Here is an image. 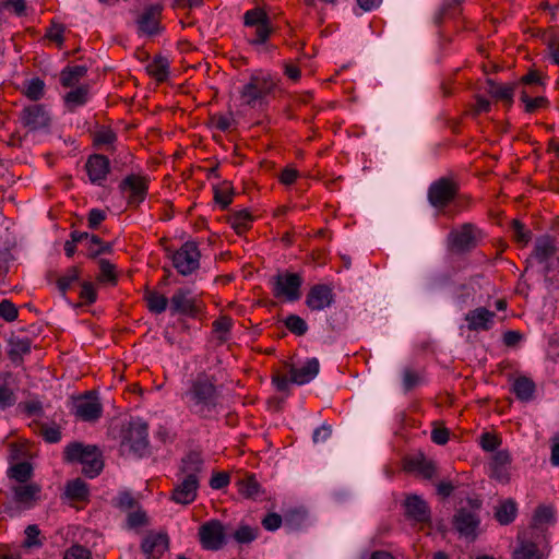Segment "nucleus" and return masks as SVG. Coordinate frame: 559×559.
<instances>
[{
	"instance_id": "f257e3e1",
	"label": "nucleus",
	"mask_w": 559,
	"mask_h": 559,
	"mask_svg": "<svg viewBox=\"0 0 559 559\" xmlns=\"http://www.w3.org/2000/svg\"><path fill=\"white\" fill-rule=\"evenodd\" d=\"M219 397L215 377L204 372L191 380L188 390L182 394L190 413L202 419H212L218 414Z\"/></svg>"
},
{
	"instance_id": "f03ea898",
	"label": "nucleus",
	"mask_w": 559,
	"mask_h": 559,
	"mask_svg": "<svg viewBox=\"0 0 559 559\" xmlns=\"http://www.w3.org/2000/svg\"><path fill=\"white\" fill-rule=\"evenodd\" d=\"M63 460L70 464H81L82 473L88 478L98 476L104 468L102 452L93 444L69 443L64 448Z\"/></svg>"
},
{
	"instance_id": "7ed1b4c3",
	"label": "nucleus",
	"mask_w": 559,
	"mask_h": 559,
	"mask_svg": "<svg viewBox=\"0 0 559 559\" xmlns=\"http://www.w3.org/2000/svg\"><path fill=\"white\" fill-rule=\"evenodd\" d=\"M276 81L264 71H257L251 74L249 81L241 87L239 94L243 104L255 107L265 102L266 97L274 91Z\"/></svg>"
},
{
	"instance_id": "20e7f679",
	"label": "nucleus",
	"mask_w": 559,
	"mask_h": 559,
	"mask_svg": "<svg viewBox=\"0 0 559 559\" xmlns=\"http://www.w3.org/2000/svg\"><path fill=\"white\" fill-rule=\"evenodd\" d=\"M148 426L140 419H133L123 430L121 447L128 449L136 457H143L148 454Z\"/></svg>"
},
{
	"instance_id": "39448f33",
	"label": "nucleus",
	"mask_w": 559,
	"mask_h": 559,
	"mask_svg": "<svg viewBox=\"0 0 559 559\" xmlns=\"http://www.w3.org/2000/svg\"><path fill=\"white\" fill-rule=\"evenodd\" d=\"M302 283L304 280L298 273H277L272 277L273 296L287 301H297L301 297Z\"/></svg>"
},
{
	"instance_id": "423d86ee",
	"label": "nucleus",
	"mask_w": 559,
	"mask_h": 559,
	"mask_svg": "<svg viewBox=\"0 0 559 559\" xmlns=\"http://www.w3.org/2000/svg\"><path fill=\"white\" fill-rule=\"evenodd\" d=\"M173 266L183 276L192 274L200 267L201 252L195 241H186L171 255Z\"/></svg>"
},
{
	"instance_id": "0eeeda50",
	"label": "nucleus",
	"mask_w": 559,
	"mask_h": 559,
	"mask_svg": "<svg viewBox=\"0 0 559 559\" xmlns=\"http://www.w3.org/2000/svg\"><path fill=\"white\" fill-rule=\"evenodd\" d=\"M20 122L31 132L48 130L51 124V116L43 104L25 106L20 115Z\"/></svg>"
},
{
	"instance_id": "6e6552de",
	"label": "nucleus",
	"mask_w": 559,
	"mask_h": 559,
	"mask_svg": "<svg viewBox=\"0 0 559 559\" xmlns=\"http://www.w3.org/2000/svg\"><path fill=\"white\" fill-rule=\"evenodd\" d=\"M199 539L203 549L210 551L221 550L226 545V533L223 523L211 520L199 528Z\"/></svg>"
},
{
	"instance_id": "1a4fd4ad",
	"label": "nucleus",
	"mask_w": 559,
	"mask_h": 559,
	"mask_svg": "<svg viewBox=\"0 0 559 559\" xmlns=\"http://www.w3.org/2000/svg\"><path fill=\"white\" fill-rule=\"evenodd\" d=\"M481 237V231L472 223H465L460 228L450 231L448 239L454 250L466 252L474 249Z\"/></svg>"
},
{
	"instance_id": "9d476101",
	"label": "nucleus",
	"mask_w": 559,
	"mask_h": 559,
	"mask_svg": "<svg viewBox=\"0 0 559 559\" xmlns=\"http://www.w3.org/2000/svg\"><path fill=\"white\" fill-rule=\"evenodd\" d=\"M456 183L447 177L433 181L428 189V201L437 209H444L456 195Z\"/></svg>"
},
{
	"instance_id": "9b49d317",
	"label": "nucleus",
	"mask_w": 559,
	"mask_h": 559,
	"mask_svg": "<svg viewBox=\"0 0 559 559\" xmlns=\"http://www.w3.org/2000/svg\"><path fill=\"white\" fill-rule=\"evenodd\" d=\"M171 314H182L197 318L201 312V304L191 296L189 288H178L170 298Z\"/></svg>"
},
{
	"instance_id": "f8f14e48",
	"label": "nucleus",
	"mask_w": 559,
	"mask_h": 559,
	"mask_svg": "<svg viewBox=\"0 0 559 559\" xmlns=\"http://www.w3.org/2000/svg\"><path fill=\"white\" fill-rule=\"evenodd\" d=\"M122 193L129 192L128 203L139 206L146 198L148 191V179L144 176L131 174L119 185Z\"/></svg>"
},
{
	"instance_id": "ddd939ff",
	"label": "nucleus",
	"mask_w": 559,
	"mask_h": 559,
	"mask_svg": "<svg viewBox=\"0 0 559 559\" xmlns=\"http://www.w3.org/2000/svg\"><path fill=\"white\" fill-rule=\"evenodd\" d=\"M453 527L460 536L474 540L477 536V528L480 524V519L475 511L466 508H460L453 516Z\"/></svg>"
},
{
	"instance_id": "4468645a",
	"label": "nucleus",
	"mask_w": 559,
	"mask_h": 559,
	"mask_svg": "<svg viewBox=\"0 0 559 559\" xmlns=\"http://www.w3.org/2000/svg\"><path fill=\"white\" fill-rule=\"evenodd\" d=\"M103 414L97 395L90 391L75 403L74 415L84 421H96Z\"/></svg>"
},
{
	"instance_id": "2eb2a0df",
	"label": "nucleus",
	"mask_w": 559,
	"mask_h": 559,
	"mask_svg": "<svg viewBox=\"0 0 559 559\" xmlns=\"http://www.w3.org/2000/svg\"><path fill=\"white\" fill-rule=\"evenodd\" d=\"M334 297L333 289L329 285L317 284L309 289L306 305L312 311H321L332 306Z\"/></svg>"
},
{
	"instance_id": "dca6fc26",
	"label": "nucleus",
	"mask_w": 559,
	"mask_h": 559,
	"mask_svg": "<svg viewBox=\"0 0 559 559\" xmlns=\"http://www.w3.org/2000/svg\"><path fill=\"white\" fill-rule=\"evenodd\" d=\"M199 487V479L179 477L170 493V500L181 506L191 504L198 497Z\"/></svg>"
},
{
	"instance_id": "f3484780",
	"label": "nucleus",
	"mask_w": 559,
	"mask_h": 559,
	"mask_svg": "<svg viewBox=\"0 0 559 559\" xmlns=\"http://www.w3.org/2000/svg\"><path fill=\"white\" fill-rule=\"evenodd\" d=\"M85 170L93 185L103 186L110 171V160L102 154L90 155L85 163Z\"/></svg>"
},
{
	"instance_id": "a211bd4d",
	"label": "nucleus",
	"mask_w": 559,
	"mask_h": 559,
	"mask_svg": "<svg viewBox=\"0 0 559 559\" xmlns=\"http://www.w3.org/2000/svg\"><path fill=\"white\" fill-rule=\"evenodd\" d=\"M405 516L417 523H428L431 519V511L428 503L419 496H408L404 502Z\"/></svg>"
},
{
	"instance_id": "6ab92c4d",
	"label": "nucleus",
	"mask_w": 559,
	"mask_h": 559,
	"mask_svg": "<svg viewBox=\"0 0 559 559\" xmlns=\"http://www.w3.org/2000/svg\"><path fill=\"white\" fill-rule=\"evenodd\" d=\"M163 7L160 4L146 7L136 21L139 32L148 36L157 35L160 32L159 19Z\"/></svg>"
},
{
	"instance_id": "aec40b11",
	"label": "nucleus",
	"mask_w": 559,
	"mask_h": 559,
	"mask_svg": "<svg viewBox=\"0 0 559 559\" xmlns=\"http://www.w3.org/2000/svg\"><path fill=\"white\" fill-rule=\"evenodd\" d=\"M204 468V460L200 452L190 451L181 460L178 468V477L199 479Z\"/></svg>"
},
{
	"instance_id": "412c9836",
	"label": "nucleus",
	"mask_w": 559,
	"mask_h": 559,
	"mask_svg": "<svg viewBox=\"0 0 559 559\" xmlns=\"http://www.w3.org/2000/svg\"><path fill=\"white\" fill-rule=\"evenodd\" d=\"M169 547L166 533H150L142 542L141 549L148 559H159Z\"/></svg>"
},
{
	"instance_id": "4be33fe9",
	"label": "nucleus",
	"mask_w": 559,
	"mask_h": 559,
	"mask_svg": "<svg viewBox=\"0 0 559 559\" xmlns=\"http://www.w3.org/2000/svg\"><path fill=\"white\" fill-rule=\"evenodd\" d=\"M496 313L485 307H478L465 314L469 331H488L493 325Z\"/></svg>"
},
{
	"instance_id": "5701e85b",
	"label": "nucleus",
	"mask_w": 559,
	"mask_h": 559,
	"mask_svg": "<svg viewBox=\"0 0 559 559\" xmlns=\"http://www.w3.org/2000/svg\"><path fill=\"white\" fill-rule=\"evenodd\" d=\"M320 370V364L317 358H309L300 368L289 366L290 382L302 385L313 380Z\"/></svg>"
},
{
	"instance_id": "b1692460",
	"label": "nucleus",
	"mask_w": 559,
	"mask_h": 559,
	"mask_svg": "<svg viewBox=\"0 0 559 559\" xmlns=\"http://www.w3.org/2000/svg\"><path fill=\"white\" fill-rule=\"evenodd\" d=\"M13 500L23 509H29L38 499L40 486L37 484H21L12 487Z\"/></svg>"
},
{
	"instance_id": "393cba45",
	"label": "nucleus",
	"mask_w": 559,
	"mask_h": 559,
	"mask_svg": "<svg viewBox=\"0 0 559 559\" xmlns=\"http://www.w3.org/2000/svg\"><path fill=\"white\" fill-rule=\"evenodd\" d=\"M515 83L500 84L492 79L486 80V92L496 100H501L510 108L513 104V96L516 90Z\"/></svg>"
},
{
	"instance_id": "a878e982",
	"label": "nucleus",
	"mask_w": 559,
	"mask_h": 559,
	"mask_svg": "<svg viewBox=\"0 0 559 559\" xmlns=\"http://www.w3.org/2000/svg\"><path fill=\"white\" fill-rule=\"evenodd\" d=\"M90 98V86L87 84L80 85L74 90L68 92L64 97V104L70 111L81 107L87 103Z\"/></svg>"
},
{
	"instance_id": "bb28decb",
	"label": "nucleus",
	"mask_w": 559,
	"mask_h": 559,
	"mask_svg": "<svg viewBox=\"0 0 559 559\" xmlns=\"http://www.w3.org/2000/svg\"><path fill=\"white\" fill-rule=\"evenodd\" d=\"M548 554H545L538 546L530 540H522L512 554V559H546Z\"/></svg>"
},
{
	"instance_id": "cd10ccee",
	"label": "nucleus",
	"mask_w": 559,
	"mask_h": 559,
	"mask_svg": "<svg viewBox=\"0 0 559 559\" xmlns=\"http://www.w3.org/2000/svg\"><path fill=\"white\" fill-rule=\"evenodd\" d=\"M86 73V66H68L60 72V83L63 87H74Z\"/></svg>"
},
{
	"instance_id": "c85d7f7f",
	"label": "nucleus",
	"mask_w": 559,
	"mask_h": 559,
	"mask_svg": "<svg viewBox=\"0 0 559 559\" xmlns=\"http://www.w3.org/2000/svg\"><path fill=\"white\" fill-rule=\"evenodd\" d=\"M10 349L8 350L9 358L14 364H20L23 360V355L31 352V340L28 337H12L9 342Z\"/></svg>"
},
{
	"instance_id": "c756f323",
	"label": "nucleus",
	"mask_w": 559,
	"mask_h": 559,
	"mask_svg": "<svg viewBox=\"0 0 559 559\" xmlns=\"http://www.w3.org/2000/svg\"><path fill=\"white\" fill-rule=\"evenodd\" d=\"M536 385L534 381L527 377H519L514 380L512 391L516 399L528 402L533 399Z\"/></svg>"
},
{
	"instance_id": "7c9ffc66",
	"label": "nucleus",
	"mask_w": 559,
	"mask_h": 559,
	"mask_svg": "<svg viewBox=\"0 0 559 559\" xmlns=\"http://www.w3.org/2000/svg\"><path fill=\"white\" fill-rule=\"evenodd\" d=\"M213 193L215 203L218 204L222 210L228 209L235 194L231 183L227 180H224L219 185H214Z\"/></svg>"
},
{
	"instance_id": "2f4dec72",
	"label": "nucleus",
	"mask_w": 559,
	"mask_h": 559,
	"mask_svg": "<svg viewBox=\"0 0 559 559\" xmlns=\"http://www.w3.org/2000/svg\"><path fill=\"white\" fill-rule=\"evenodd\" d=\"M536 92L526 87H523L520 92V99L524 103V109L527 114H533L539 108H547L549 106V100L544 96L531 97Z\"/></svg>"
},
{
	"instance_id": "473e14b6",
	"label": "nucleus",
	"mask_w": 559,
	"mask_h": 559,
	"mask_svg": "<svg viewBox=\"0 0 559 559\" xmlns=\"http://www.w3.org/2000/svg\"><path fill=\"white\" fill-rule=\"evenodd\" d=\"M556 253L554 241L549 237L538 238L532 255L539 262H547Z\"/></svg>"
},
{
	"instance_id": "72a5a7b5",
	"label": "nucleus",
	"mask_w": 559,
	"mask_h": 559,
	"mask_svg": "<svg viewBox=\"0 0 559 559\" xmlns=\"http://www.w3.org/2000/svg\"><path fill=\"white\" fill-rule=\"evenodd\" d=\"M146 72L157 82L166 81L169 74V62L167 58L160 55L155 56L153 61L146 66Z\"/></svg>"
},
{
	"instance_id": "f704fd0d",
	"label": "nucleus",
	"mask_w": 559,
	"mask_h": 559,
	"mask_svg": "<svg viewBox=\"0 0 559 559\" xmlns=\"http://www.w3.org/2000/svg\"><path fill=\"white\" fill-rule=\"evenodd\" d=\"M518 507L516 503L512 499H508L501 502L495 511V519L501 525H508L512 523L516 516Z\"/></svg>"
},
{
	"instance_id": "c9c22d12",
	"label": "nucleus",
	"mask_w": 559,
	"mask_h": 559,
	"mask_svg": "<svg viewBox=\"0 0 559 559\" xmlns=\"http://www.w3.org/2000/svg\"><path fill=\"white\" fill-rule=\"evenodd\" d=\"M308 520V513L304 508L290 509L284 514V525L290 531L302 528Z\"/></svg>"
},
{
	"instance_id": "e433bc0d",
	"label": "nucleus",
	"mask_w": 559,
	"mask_h": 559,
	"mask_svg": "<svg viewBox=\"0 0 559 559\" xmlns=\"http://www.w3.org/2000/svg\"><path fill=\"white\" fill-rule=\"evenodd\" d=\"M66 495L71 500L85 501L90 496V489L84 480L75 478L67 484Z\"/></svg>"
},
{
	"instance_id": "4c0bfd02",
	"label": "nucleus",
	"mask_w": 559,
	"mask_h": 559,
	"mask_svg": "<svg viewBox=\"0 0 559 559\" xmlns=\"http://www.w3.org/2000/svg\"><path fill=\"white\" fill-rule=\"evenodd\" d=\"M147 309L152 313L160 314L166 311L168 306V298L155 290H146L144 295Z\"/></svg>"
},
{
	"instance_id": "58836bf2",
	"label": "nucleus",
	"mask_w": 559,
	"mask_h": 559,
	"mask_svg": "<svg viewBox=\"0 0 559 559\" xmlns=\"http://www.w3.org/2000/svg\"><path fill=\"white\" fill-rule=\"evenodd\" d=\"M252 219V215L248 210H240L233 213L229 216L228 222L230 226L235 229V231L238 235H241L242 233L250 228Z\"/></svg>"
},
{
	"instance_id": "ea45409f",
	"label": "nucleus",
	"mask_w": 559,
	"mask_h": 559,
	"mask_svg": "<svg viewBox=\"0 0 559 559\" xmlns=\"http://www.w3.org/2000/svg\"><path fill=\"white\" fill-rule=\"evenodd\" d=\"M45 82L39 78L25 81L23 94L33 102H38L45 95Z\"/></svg>"
},
{
	"instance_id": "a19ab883",
	"label": "nucleus",
	"mask_w": 559,
	"mask_h": 559,
	"mask_svg": "<svg viewBox=\"0 0 559 559\" xmlns=\"http://www.w3.org/2000/svg\"><path fill=\"white\" fill-rule=\"evenodd\" d=\"M238 491L246 498L254 499L261 491V486L253 475L237 481Z\"/></svg>"
},
{
	"instance_id": "79ce46f5",
	"label": "nucleus",
	"mask_w": 559,
	"mask_h": 559,
	"mask_svg": "<svg viewBox=\"0 0 559 559\" xmlns=\"http://www.w3.org/2000/svg\"><path fill=\"white\" fill-rule=\"evenodd\" d=\"M8 475L19 483H26L33 475L32 464L26 461L16 463L9 468Z\"/></svg>"
},
{
	"instance_id": "37998d69",
	"label": "nucleus",
	"mask_w": 559,
	"mask_h": 559,
	"mask_svg": "<svg viewBox=\"0 0 559 559\" xmlns=\"http://www.w3.org/2000/svg\"><path fill=\"white\" fill-rule=\"evenodd\" d=\"M555 523V510L550 506H538L533 515V525L538 527Z\"/></svg>"
},
{
	"instance_id": "c03bdc74",
	"label": "nucleus",
	"mask_w": 559,
	"mask_h": 559,
	"mask_svg": "<svg viewBox=\"0 0 559 559\" xmlns=\"http://www.w3.org/2000/svg\"><path fill=\"white\" fill-rule=\"evenodd\" d=\"M413 469H416L425 479H432L436 476L437 467L432 461L424 457L412 460L409 463Z\"/></svg>"
},
{
	"instance_id": "a18cd8bd",
	"label": "nucleus",
	"mask_w": 559,
	"mask_h": 559,
	"mask_svg": "<svg viewBox=\"0 0 559 559\" xmlns=\"http://www.w3.org/2000/svg\"><path fill=\"white\" fill-rule=\"evenodd\" d=\"M514 83L516 84V87L522 86V88L526 87L531 91H536L538 87L545 86L543 78L535 70L528 71L518 82Z\"/></svg>"
},
{
	"instance_id": "49530a36",
	"label": "nucleus",
	"mask_w": 559,
	"mask_h": 559,
	"mask_svg": "<svg viewBox=\"0 0 559 559\" xmlns=\"http://www.w3.org/2000/svg\"><path fill=\"white\" fill-rule=\"evenodd\" d=\"M212 326L213 332L218 334L217 338L219 343L223 344L228 340V334L233 326V320L227 316H222L213 322Z\"/></svg>"
},
{
	"instance_id": "de8ad7c7",
	"label": "nucleus",
	"mask_w": 559,
	"mask_h": 559,
	"mask_svg": "<svg viewBox=\"0 0 559 559\" xmlns=\"http://www.w3.org/2000/svg\"><path fill=\"white\" fill-rule=\"evenodd\" d=\"M460 4V0H443L442 5L433 16L435 23L440 25L447 16H453Z\"/></svg>"
},
{
	"instance_id": "09e8293b",
	"label": "nucleus",
	"mask_w": 559,
	"mask_h": 559,
	"mask_svg": "<svg viewBox=\"0 0 559 559\" xmlns=\"http://www.w3.org/2000/svg\"><path fill=\"white\" fill-rule=\"evenodd\" d=\"M245 25L258 26L270 23L266 12L260 8L248 10L243 15Z\"/></svg>"
},
{
	"instance_id": "8fccbe9b",
	"label": "nucleus",
	"mask_w": 559,
	"mask_h": 559,
	"mask_svg": "<svg viewBox=\"0 0 559 559\" xmlns=\"http://www.w3.org/2000/svg\"><path fill=\"white\" fill-rule=\"evenodd\" d=\"M285 326L295 335L302 336L308 331L307 322L297 314H289L285 321Z\"/></svg>"
},
{
	"instance_id": "3c124183",
	"label": "nucleus",
	"mask_w": 559,
	"mask_h": 559,
	"mask_svg": "<svg viewBox=\"0 0 559 559\" xmlns=\"http://www.w3.org/2000/svg\"><path fill=\"white\" fill-rule=\"evenodd\" d=\"M259 530L249 525H240L233 534L238 544H250L258 537Z\"/></svg>"
},
{
	"instance_id": "603ef678",
	"label": "nucleus",
	"mask_w": 559,
	"mask_h": 559,
	"mask_svg": "<svg viewBox=\"0 0 559 559\" xmlns=\"http://www.w3.org/2000/svg\"><path fill=\"white\" fill-rule=\"evenodd\" d=\"M117 141V134L110 128H102L93 135L95 146L112 145Z\"/></svg>"
},
{
	"instance_id": "864d4df0",
	"label": "nucleus",
	"mask_w": 559,
	"mask_h": 559,
	"mask_svg": "<svg viewBox=\"0 0 559 559\" xmlns=\"http://www.w3.org/2000/svg\"><path fill=\"white\" fill-rule=\"evenodd\" d=\"M80 276V271L76 266L68 269L67 273L59 277L57 281L58 289L66 295L72 283L76 282Z\"/></svg>"
},
{
	"instance_id": "5fc2aeb1",
	"label": "nucleus",
	"mask_w": 559,
	"mask_h": 559,
	"mask_svg": "<svg viewBox=\"0 0 559 559\" xmlns=\"http://www.w3.org/2000/svg\"><path fill=\"white\" fill-rule=\"evenodd\" d=\"M511 228L513 231V238L515 241L527 245L532 239V231L526 229L524 224L519 219H512Z\"/></svg>"
},
{
	"instance_id": "6e6d98bb",
	"label": "nucleus",
	"mask_w": 559,
	"mask_h": 559,
	"mask_svg": "<svg viewBox=\"0 0 559 559\" xmlns=\"http://www.w3.org/2000/svg\"><path fill=\"white\" fill-rule=\"evenodd\" d=\"M19 310L9 299L0 301V317L7 322H12L17 318Z\"/></svg>"
},
{
	"instance_id": "4d7b16f0",
	"label": "nucleus",
	"mask_w": 559,
	"mask_h": 559,
	"mask_svg": "<svg viewBox=\"0 0 559 559\" xmlns=\"http://www.w3.org/2000/svg\"><path fill=\"white\" fill-rule=\"evenodd\" d=\"M63 559H93L91 551L82 545H72L66 550Z\"/></svg>"
},
{
	"instance_id": "13d9d810",
	"label": "nucleus",
	"mask_w": 559,
	"mask_h": 559,
	"mask_svg": "<svg viewBox=\"0 0 559 559\" xmlns=\"http://www.w3.org/2000/svg\"><path fill=\"white\" fill-rule=\"evenodd\" d=\"M421 382V377L420 374L411 369V368H406L403 372V386H404V390L405 391H411L413 390L414 388H416L417 385H419Z\"/></svg>"
},
{
	"instance_id": "bf43d9fd",
	"label": "nucleus",
	"mask_w": 559,
	"mask_h": 559,
	"mask_svg": "<svg viewBox=\"0 0 559 559\" xmlns=\"http://www.w3.org/2000/svg\"><path fill=\"white\" fill-rule=\"evenodd\" d=\"M16 396L5 383L0 384V409H5L15 404Z\"/></svg>"
},
{
	"instance_id": "052dcab7",
	"label": "nucleus",
	"mask_w": 559,
	"mask_h": 559,
	"mask_svg": "<svg viewBox=\"0 0 559 559\" xmlns=\"http://www.w3.org/2000/svg\"><path fill=\"white\" fill-rule=\"evenodd\" d=\"M99 269H100V275L98 276V280L99 281H108V282H111V283H116V274H115V265L111 264L108 260L106 259H100L99 260Z\"/></svg>"
},
{
	"instance_id": "680f3d73",
	"label": "nucleus",
	"mask_w": 559,
	"mask_h": 559,
	"mask_svg": "<svg viewBox=\"0 0 559 559\" xmlns=\"http://www.w3.org/2000/svg\"><path fill=\"white\" fill-rule=\"evenodd\" d=\"M272 31L273 29L270 26V23L258 25L257 28H255V32H254V37L249 39V43L251 45H262V44H264L269 39Z\"/></svg>"
},
{
	"instance_id": "e2e57ef3",
	"label": "nucleus",
	"mask_w": 559,
	"mask_h": 559,
	"mask_svg": "<svg viewBox=\"0 0 559 559\" xmlns=\"http://www.w3.org/2000/svg\"><path fill=\"white\" fill-rule=\"evenodd\" d=\"M40 435L48 443H57L61 440V431L57 426L48 427L47 425H41Z\"/></svg>"
},
{
	"instance_id": "0e129e2a",
	"label": "nucleus",
	"mask_w": 559,
	"mask_h": 559,
	"mask_svg": "<svg viewBox=\"0 0 559 559\" xmlns=\"http://www.w3.org/2000/svg\"><path fill=\"white\" fill-rule=\"evenodd\" d=\"M501 440L493 433L485 432L480 436V447L487 452L497 450Z\"/></svg>"
},
{
	"instance_id": "69168bd1",
	"label": "nucleus",
	"mask_w": 559,
	"mask_h": 559,
	"mask_svg": "<svg viewBox=\"0 0 559 559\" xmlns=\"http://www.w3.org/2000/svg\"><path fill=\"white\" fill-rule=\"evenodd\" d=\"M80 297L87 305L94 304L97 299L95 286L91 282H84L80 292Z\"/></svg>"
},
{
	"instance_id": "338daca9",
	"label": "nucleus",
	"mask_w": 559,
	"mask_h": 559,
	"mask_svg": "<svg viewBox=\"0 0 559 559\" xmlns=\"http://www.w3.org/2000/svg\"><path fill=\"white\" fill-rule=\"evenodd\" d=\"M39 533L40 532H39L37 525H28L25 530L26 537L24 540V546L27 548L40 546L41 543L38 539Z\"/></svg>"
},
{
	"instance_id": "774afa93",
	"label": "nucleus",
	"mask_w": 559,
	"mask_h": 559,
	"mask_svg": "<svg viewBox=\"0 0 559 559\" xmlns=\"http://www.w3.org/2000/svg\"><path fill=\"white\" fill-rule=\"evenodd\" d=\"M115 507L126 511L133 509L136 506L135 499L131 496V493L124 491L120 492L118 497L115 499Z\"/></svg>"
}]
</instances>
